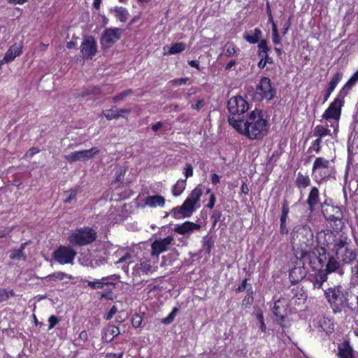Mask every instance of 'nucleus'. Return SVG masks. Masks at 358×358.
<instances>
[{"label":"nucleus","instance_id":"39","mask_svg":"<svg viewBox=\"0 0 358 358\" xmlns=\"http://www.w3.org/2000/svg\"><path fill=\"white\" fill-rule=\"evenodd\" d=\"M186 45L184 43H176L171 45L168 52L170 55L180 53L185 50Z\"/></svg>","mask_w":358,"mask_h":358},{"label":"nucleus","instance_id":"61","mask_svg":"<svg viewBox=\"0 0 358 358\" xmlns=\"http://www.w3.org/2000/svg\"><path fill=\"white\" fill-rule=\"evenodd\" d=\"M291 20H292V17H289L288 18V20L283 24L282 34L284 35L287 34V31L289 30V29L291 26Z\"/></svg>","mask_w":358,"mask_h":358},{"label":"nucleus","instance_id":"20","mask_svg":"<svg viewBox=\"0 0 358 358\" xmlns=\"http://www.w3.org/2000/svg\"><path fill=\"white\" fill-rule=\"evenodd\" d=\"M337 259L334 256H329L325 268L323 269L327 275L332 273H336L340 275L344 274L343 266Z\"/></svg>","mask_w":358,"mask_h":358},{"label":"nucleus","instance_id":"63","mask_svg":"<svg viewBox=\"0 0 358 358\" xmlns=\"http://www.w3.org/2000/svg\"><path fill=\"white\" fill-rule=\"evenodd\" d=\"M247 286V279H244L241 284L236 288V292H241L244 291Z\"/></svg>","mask_w":358,"mask_h":358},{"label":"nucleus","instance_id":"9","mask_svg":"<svg viewBox=\"0 0 358 358\" xmlns=\"http://www.w3.org/2000/svg\"><path fill=\"white\" fill-rule=\"evenodd\" d=\"M276 90L272 86L270 78L262 77L259 85L257 87V92L255 97L259 101L264 99L267 100L273 99L275 96Z\"/></svg>","mask_w":358,"mask_h":358},{"label":"nucleus","instance_id":"41","mask_svg":"<svg viewBox=\"0 0 358 358\" xmlns=\"http://www.w3.org/2000/svg\"><path fill=\"white\" fill-rule=\"evenodd\" d=\"M77 195V189H71L64 192V203H69L73 200L76 199Z\"/></svg>","mask_w":358,"mask_h":358},{"label":"nucleus","instance_id":"3","mask_svg":"<svg viewBox=\"0 0 358 358\" xmlns=\"http://www.w3.org/2000/svg\"><path fill=\"white\" fill-rule=\"evenodd\" d=\"M333 250L337 258L343 264H350L357 260V254L352 248V241L344 234H339L335 239Z\"/></svg>","mask_w":358,"mask_h":358},{"label":"nucleus","instance_id":"2","mask_svg":"<svg viewBox=\"0 0 358 358\" xmlns=\"http://www.w3.org/2000/svg\"><path fill=\"white\" fill-rule=\"evenodd\" d=\"M228 122L238 132L250 139H262L267 133V121L259 110L252 111L246 119H236L229 115Z\"/></svg>","mask_w":358,"mask_h":358},{"label":"nucleus","instance_id":"4","mask_svg":"<svg viewBox=\"0 0 358 358\" xmlns=\"http://www.w3.org/2000/svg\"><path fill=\"white\" fill-rule=\"evenodd\" d=\"M203 194L202 189L199 187H195L185 199L180 207H176L172 210L173 215L175 217H189L195 210V205L199 201Z\"/></svg>","mask_w":358,"mask_h":358},{"label":"nucleus","instance_id":"30","mask_svg":"<svg viewBox=\"0 0 358 358\" xmlns=\"http://www.w3.org/2000/svg\"><path fill=\"white\" fill-rule=\"evenodd\" d=\"M338 355L340 358H355L353 349L348 341H345L343 346L338 348Z\"/></svg>","mask_w":358,"mask_h":358},{"label":"nucleus","instance_id":"55","mask_svg":"<svg viewBox=\"0 0 358 358\" xmlns=\"http://www.w3.org/2000/svg\"><path fill=\"white\" fill-rule=\"evenodd\" d=\"M248 294L245 296L243 299V303H245L246 305H251L253 303V296H252V291L248 290Z\"/></svg>","mask_w":358,"mask_h":358},{"label":"nucleus","instance_id":"37","mask_svg":"<svg viewBox=\"0 0 358 358\" xmlns=\"http://www.w3.org/2000/svg\"><path fill=\"white\" fill-rule=\"evenodd\" d=\"M186 187V179L179 180L176 184L173 187L172 192L175 196L180 195L185 190Z\"/></svg>","mask_w":358,"mask_h":358},{"label":"nucleus","instance_id":"13","mask_svg":"<svg viewBox=\"0 0 358 358\" xmlns=\"http://www.w3.org/2000/svg\"><path fill=\"white\" fill-rule=\"evenodd\" d=\"M227 109L231 115H241L249 109V104L242 96H232L227 103Z\"/></svg>","mask_w":358,"mask_h":358},{"label":"nucleus","instance_id":"22","mask_svg":"<svg viewBox=\"0 0 358 358\" xmlns=\"http://www.w3.org/2000/svg\"><path fill=\"white\" fill-rule=\"evenodd\" d=\"M328 275L323 269H318L314 274L310 275V281L313 284V289H323V284L327 280Z\"/></svg>","mask_w":358,"mask_h":358},{"label":"nucleus","instance_id":"62","mask_svg":"<svg viewBox=\"0 0 358 358\" xmlns=\"http://www.w3.org/2000/svg\"><path fill=\"white\" fill-rule=\"evenodd\" d=\"M131 257V254L129 252H127L124 256L120 257L117 262L116 264H121L123 262H127V260H129Z\"/></svg>","mask_w":358,"mask_h":358},{"label":"nucleus","instance_id":"57","mask_svg":"<svg viewBox=\"0 0 358 358\" xmlns=\"http://www.w3.org/2000/svg\"><path fill=\"white\" fill-rule=\"evenodd\" d=\"M343 78V73L342 72H336L332 78L331 79V82L334 83L338 85V83Z\"/></svg>","mask_w":358,"mask_h":358},{"label":"nucleus","instance_id":"31","mask_svg":"<svg viewBox=\"0 0 358 358\" xmlns=\"http://www.w3.org/2000/svg\"><path fill=\"white\" fill-rule=\"evenodd\" d=\"M111 11L114 13L116 19L120 20L121 22H125L129 15L128 10L125 8L121 6H116L112 9Z\"/></svg>","mask_w":358,"mask_h":358},{"label":"nucleus","instance_id":"64","mask_svg":"<svg viewBox=\"0 0 358 358\" xmlns=\"http://www.w3.org/2000/svg\"><path fill=\"white\" fill-rule=\"evenodd\" d=\"M236 50L235 47L233 45H230L227 47L226 50V55L227 56H232L235 54Z\"/></svg>","mask_w":358,"mask_h":358},{"label":"nucleus","instance_id":"28","mask_svg":"<svg viewBox=\"0 0 358 358\" xmlns=\"http://www.w3.org/2000/svg\"><path fill=\"white\" fill-rule=\"evenodd\" d=\"M311 184V180L308 175H303L302 173L299 172L296 175L295 180V185L299 189H306Z\"/></svg>","mask_w":358,"mask_h":358},{"label":"nucleus","instance_id":"46","mask_svg":"<svg viewBox=\"0 0 358 358\" xmlns=\"http://www.w3.org/2000/svg\"><path fill=\"white\" fill-rule=\"evenodd\" d=\"M178 311V308L175 307L167 317L162 319V322L164 324H171L173 321Z\"/></svg>","mask_w":358,"mask_h":358},{"label":"nucleus","instance_id":"21","mask_svg":"<svg viewBox=\"0 0 358 358\" xmlns=\"http://www.w3.org/2000/svg\"><path fill=\"white\" fill-rule=\"evenodd\" d=\"M345 296L348 306L352 310L355 308L358 310V283L352 284L345 292Z\"/></svg>","mask_w":358,"mask_h":358},{"label":"nucleus","instance_id":"17","mask_svg":"<svg viewBox=\"0 0 358 358\" xmlns=\"http://www.w3.org/2000/svg\"><path fill=\"white\" fill-rule=\"evenodd\" d=\"M97 46L92 36L85 38L80 45V52L85 59H92L96 53Z\"/></svg>","mask_w":358,"mask_h":358},{"label":"nucleus","instance_id":"24","mask_svg":"<svg viewBox=\"0 0 358 358\" xmlns=\"http://www.w3.org/2000/svg\"><path fill=\"white\" fill-rule=\"evenodd\" d=\"M151 271L150 261L145 259H141L140 263H137L133 267L132 275L134 276H141L143 274H148Z\"/></svg>","mask_w":358,"mask_h":358},{"label":"nucleus","instance_id":"51","mask_svg":"<svg viewBox=\"0 0 358 358\" xmlns=\"http://www.w3.org/2000/svg\"><path fill=\"white\" fill-rule=\"evenodd\" d=\"M322 139L317 138L313 143L310 149H313L317 153H319L321 150Z\"/></svg>","mask_w":358,"mask_h":358},{"label":"nucleus","instance_id":"23","mask_svg":"<svg viewBox=\"0 0 358 358\" xmlns=\"http://www.w3.org/2000/svg\"><path fill=\"white\" fill-rule=\"evenodd\" d=\"M308 210L313 213L315 207L320 203V191L317 187H312L306 200Z\"/></svg>","mask_w":358,"mask_h":358},{"label":"nucleus","instance_id":"25","mask_svg":"<svg viewBox=\"0 0 358 358\" xmlns=\"http://www.w3.org/2000/svg\"><path fill=\"white\" fill-rule=\"evenodd\" d=\"M200 228V224L187 221L181 224H176L174 228V231L179 234L184 235L185 234L199 230Z\"/></svg>","mask_w":358,"mask_h":358},{"label":"nucleus","instance_id":"43","mask_svg":"<svg viewBox=\"0 0 358 358\" xmlns=\"http://www.w3.org/2000/svg\"><path fill=\"white\" fill-rule=\"evenodd\" d=\"M132 93H133V90H131V89L124 90L122 92H121L120 94H119L118 95L114 96L113 98V101L114 103H117V102H119L120 101H123V100H124V99L127 96L131 95Z\"/></svg>","mask_w":358,"mask_h":358},{"label":"nucleus","instance_id":"14","mask_svg":"<svg viewBox=\"0 0 358 358\" xmlns=\"http://www.w3.org/2000/svg\"><path fill=\"white\" fill-rule=\"evenodd\" d=\"M121 37V30L119 28L106 29L101 38V45L103 49L112 47Z\"/></svg>","mask_w":358,"mask_h":358},{"label":"nucleus","instance_id":"29","mask_svg":"<svg viewBox=\"0 0 358 358\" xmlns=\"http://www.w3.org/2000/svg\"><path fill=\"white\" fill-rule=\"evenodd\" d=\"M358 81V71H356L348 81L345 84L343 88L340 90L339 94L341 96H346L348 92L351 90L353 86Z\"/></svg>","mask_w":358,"mask_h":358},{"label":"nucleus","instance_id":"11","mask_svg":"<svg viewBox=\"0 0 358 358\" xmlns=\"http://www.w3.org/2000/svg\"><path fill=\"white\" fill-rule=\"evenodd\" d=\"M99 152L100 150L98 148L93 147L89 150L72 152L69 155H65L64 158L69 163L78 161L86 162L93 159Z\"/></svg>","mask_w":358,"mask_h":358},{"label":"nucleus","instance_id":"33","mask_svg":"<svg viewBox=\"0 0 358 358\" xmlns=\"http://www.w3.org/2000/svg\"><path fill=\"white\" fill-rule=\"evenodd\" d=\"M329 125L327 124L326 127L322 125H317L313 131V136L322 139L324 136L331 135V131L328 129Z\"/></svg>","mask_w":358,"mask_h":358},{"label":"nucleus","instance_id":"58","mask_svg":"<svg viewBox=\"0 0 358 358\" xmlns=\"http://www.w3.org/2000/svg\"><path fill=\"white\" fill-rule=\"evenodd\" d=\"M216 202V197L213 193H210L209 203L206 206L207 208L212 209L214 208Z\"/></svg>","mask_w":358,"mask_h":358},{"label":"nucleus","instance_id":"1","mask_svg":"<svg viewBox=\"0 0 358 358\" xmlns=\"http://www.w3.org/2000/svg\"><path fill=\"white\" fill-rule=\"evenodd\" d=\"M291 243L294 257L303 264H308L315 269L316 262L322 261L316 252L313 231L308 224H299L293 228Z\"/></svg>","mask_w":358,"mask_h":358},{"label":"nucleus","instance_id":"5","mask_svg":"<svg viewBox=\"0 0 358 358\" xmlns=\"http://www.w3.org/2000/svg\"><path fill=\"white\" fill-rule=\"evenodd\" d=\"M344 98L345 96H341L338 93V96L331 103L322 116L327 121L333 120L331 122L330 127L334 128L335 134L338 131V121L341 115V108L344 104Z\"/></svg>","mask_w":358,"mask_h":358},{"label":"nucleus","instance_id":"54","mask_svg":"<svg viewBox=\"0 0 358 358\" xmlns=\"http://www.w3.org/2000/svg\"><path fill=\"white\" fill-rule=\"evenodd\" d=\"M257 320L260 324V329L263 332H265L266 330V327L264 321V316L262 313H258L257 315Z\"/></svg>","mask_w":358,"mask_h":358},{"label":"nucleus","instance_id":"44","mask_svg":"<svg viewBox=\"0 0 358 358\" xmlns=\"http://www.w3.org/2000/svg\"><path fill=\"white\" fill-rule=\"evenodd\" d=\"M178 311V308L175 307L167 317L162 319V322L164 324H171L173 321Z\"/></svg>","mask_w":358,"mask_h":358},{"label":"nucleus","instance_id":"50","mask_svg":"<svg viewBox=\"0 0 358 358\" xmlns=\"http://www.w3.org/2000/svg\"><path fill=\"white\" fill-rule=\"evenodd\" d=\"M142 321V317L140 315L136 314L133 317L131 320L132 326L135 328L140 327L141 326Z\"/></svg>","mask_w":358,"mask_h":358},{"label":"nucleus","instance_id":"48","mask_svg":"<svg viewBox=\"0 0 358 358\" xmlns=\"http://www.w3.org/2000/svg\"><path fill=\"white\" fill-rule=\"evenodd\" d=\"M222 217V213L219 210H214L212 215H211V220H213V227L214 228L217 223L220 220V218Z\"/></svg>","mask_w":358,"mask_h":358},{"label":"nucleus","instance_id":"18","mask_svg":"<svg viewBox=\"0 0 358 358\" xmlns=\"http://www.w3.org/2000/svg\"><path fill=\"white\" fill-rule=\"evenodd\" d=\"M329 161L323 157H317L313 166V175L319 171L320 180H326L330 176L325 170L329 168Z\"/></svg>","mask_w":358,"mask_h":358},{"label":"nucleus","instance_id":"56","mask_svg":"<svg viewBox=\"0 0 358 358\" xmlns=\"http://www.w3.org/2000/svg\"><path fill=\"white\" fill-rule=\"evenodd\" d=\"M48 322H49V328L48 329H51L58 324L59 320L56 316L51 315L49 317Z\"/></svg>","mask_w":358,"mask_h":358},{"label":"nucleus","instance_id":"26","mask_svg":"<svg viewBox=\"0 0 358 358\" xmlns=\"http://www.w3.org/2000/svg\"><path fill=\"white\" fill-rule=\"evenodd\" d=\"M120 334V331L117 327L108 325L103 329L101 338L103 342L110 343Z\"/></svg>","mask_w":358,"mask_h":358},{"label":"nucleus","instance_id":"36","mask_svg":"<svg viewBox=\"0 0 358 358\" xmlns=\"http://www.w3.org/2000/svg\"><path fill=\"white\" fill-rule=\"evenodd\" d=\"M214 246V240L211 236H206L203 238L202 249L207 253L210 254L212 248Z\"/></svg>","mask_w":358,"mask_h":358},{"label":"nucleus","instance_id":"38","mask_svg":"<svg viewBox=\"0 0 358 358\" xmlns=\"http://www.w3.org/2000/svg\"><path fill=\"white\" fill-rule=\"evenodd\" d=\"M103 115L105 116V117L108 120H113V119L117 120V119L120 117V115H119L117 113V110H116V107L115 106H114L111 109L103 110Z\"/></svg>","mask_w":358,"mask_h":358},{"label":"nucleus","instance_id":"6","mask_svg":"<svg viewBox=\"0 0 358 358\" xmlns=\"http://www.w3.org/2000/svg\"><path fill=\"white\" fill-rule=\"evenodd\" d=\"M324 293L334 312H341L346 302L345 293L341 286H333L324 290Z\"/></svg>","mask_w":358,"mask_h":358},{"label":"nucleus","instance_id":"8","mask_svg":"<svg viewBox=\"0 0 358 358\" xmlns=\"http://www.w3.org/2000/svg\"><path fill=\"white\" fill-rule=\"evenodd\" d=\"M321 210L326 220L334 222V228L341 229L344 226L343 213L338 206L328 204L327 201L321 203Z\"/></svg>","mask_w":358,"mask_h":358},{"label":"nucleus","instance_id":"10","mask_svg":"<svg viewBox=\"0 0 358 358\" xmlns=\"http://www.w3.org/2000/svg\"><path fill=\"white\" fill-rule=\"evenodd\" d=\"M77 252L71 246L60 245L53 252L54 259L59 264H73Z\"/></svg>","mask_w":358,"mask_h":358},{"label":"nucleus","instance_id":"12","mask_svg":"<svg viewBox=\"0 0 358 358\" xmlns=\"http://www.w3.org/2000/svg\"><path fill=\"white\" fill-rule=\"evenodd\" d=\"M288 307V301L285 298H280L278 299L275 301L273 307L272 311L275 317V321L282 327V329L285 327L282 322L289 314Z\"/></svg>","mask_w":358,"mask_h":358},{"label":"nucleus","instance_id":"49","mask_svg":"<svg viewBox=\"0 0 358 358\" xmlns=\"http://www.w3.org/2000/svg\"><path fill=\"white\" fill-rule=\"evenodd\" d=\"M258 48L260 51L258 52L259 55H262V54L266 53L269 51V48L267 46V43L266 40H262L258 45Z\"/></svg>","mask_w":358,"mask_h":358},{"label":"nucleus","instance_id":"60","mask_svg":"<svg viewBox=\"0 0 358 358\" xmlns=\"http://www.w3.org/2000/svg\"><path fill=\"white\" fill-rule=\"evenodd\" d=\"M39 149H38L37 148H35V147H33V148H31L25 154V156L26 157H32L35 154L39 152Z\"/></svg>","mask_w":358,"mask_h":358},{"label":"nucleus","instance_id":"19","mask_svg":"<svg viewBox=\"0 0 358 358\" xmlns=\"http://www.w3.org/2000/svg\"><path fill=\"white\" fill-rule=\"evenodd\" d=\"M299 266L292 268L289 274V278L292 284H296L302 280L307 274L306 266L301 262L299 261Z\"/></svg>","mask_w":358,"mask_h":358},{"label":"nucleus","instance_id":"32","mask_svg":"<svg viewBox=\"0 0 358 358\" xmlns=\"http://www.w3.org/2000/svg\"><path fill=\"white\" fill-rule=\"evenodd\" d=\"M22 53L21 48L14 45H12L4 56V60L6 62L13 61L16 57L19 56Z\"/></svg>","mask_w":358,"mask_h":358},{"label":"nucleus","instance_id":"40","mask_svg":"<svg viewBox=\"0 0 358 358\" xmlns=\"http://www.w3.org/2000/svg\"><path fill=\"white\" fill-rule=\"evenodd\" d=\"M66 277H68V275L66 273L62 271H59L48 275L45 278L50 281H57L62 280Z\"/></svg>","mask_w":358,"mask_h":358},{"label":"nucleus","instance_id":"27","mask_svg":"<svg viewBox=\"0 0 358 358\" xmlns=\"http://www.w3.org/2000/svg\"><path fill=\"white\" fill-rule=\"evenodd\" d=\"M165 204V199L160 195L148 196L145 199V205L151 208L157 206H164Z\"/></svg>","mask_w":358,"mask_h":358},{"label":"nucleus","instance_id":"42","mask_svg":"<svg viewBox=\"0 0 358 358\" xmlns=\"http://www.w3.org/2000/svg\"><path fill=\"white\" fill-rule=\"evenodd\" d=\"M14 295L15 293L13 290H6V289L0 288V303L8 300Z\"/></svg>","mask_w":358,"mask_h":358},{"label":"nucleus","instance_id":"34","mask_svg":"<svg viewBox=\"0 0 358 358\" xmlns=\"http://www.w3.org/2000/svg\"><path fill=\"white\" fill-rule=\"evenodd\" d=\"M262 36V31L259 28H255L254 30V34L250 35L249 34H244L243 38L250 43L255 44L259 42L260 38Z\"/></svg>","mask_w":358,"mask_h":358},{"label":"nucleus","instance_id":"7","mask_svg":"<svg viewBox=\"0 0 358 358\" xmlns=\"http://www.w3.org/2000/svg\"><path fill=\"white\" fill-rule=\"evenodd\" d=\"M95 231L90 227L77 229L69 238L70 243L74 245H86L96 240Z\"/></svg>","mask_w":358,"mask_h":358},{"label":"nucleus","instance_id":"15","mask_svg":"<svg viewBox=\"0 0 358 358\" xmlns=\"http://www.w3.org/2000/svg\"><path fill=\"white\" fill-rule=\"evenodd\" d=\"M173 242L174 238L171 236L155 240L151 244V256L158 258L160 254L168 250L169 246L173 245Z\"/></svg>","mask_w":358,"mask_h":358},{"label":"nucleus","instance_id":"16","mask_svg":"<svg viewBox=\"0 0 358 358\" xmlns=\"http://www.w3.org/2000/svg\"><path fill=\"white\" fill-rule=\"evenodd\" d=\"M338 236H335L334 235V233L331 230H321L318 231L316 234V240L317 243L315 245H317V250L316 252L318 251V247L320 248V250H322L324 252V248L329 247V245L331 243V242H334V245L335 244V239Z\"/></svg>","mask_w":358,"mask_h":358},{"label":"nucleus","instance_id":"45","mask_svg":"<svg viewBox=\"0 0 358 358\" xmlns=\"http://www.w3.org/2000/svg\"><path fill=\"white\" fill-rule=\"evenodd\" d=\"M178 311V308L175 307L167 317L162 319V322L164 324H171L173 321Z\"/></svg>","mask_w":358,"mask_h":358},{"label":"nucleus","instance_id":"47","mask_svg":"<svg viewBox=\"0 0 358 358\" xmlns=\"http://www.w3.org/2000/svg\"><path fill=\"white\" fill-rule=\"evenodd\" d=\"M87 285L92 289H101L105 285L108 283L102 282L101 280H96V281L87 280Z\"/></svg>","mask_w":358,"mask_h":358},{"label":"nucleus","instance_id":"59","mask_svg":"<svg viewBox=\"0 0 358 358\" xmlns=\"http://www.w3.org/2000/svg\"><path fill=\"white\" fill-rule=\"evenodd\" d=\"M117 113L120 115L122 117H127V115L130 113V110L127 108H120L118 109L116 108Z\"/></svg>","mask_w":358,"mask_h":358},{"label":"nucleus","instance_id":"53","mask_svg":"<svg viewBox=\"0 0 358 358\" xmlns=\"http://www.w3.org/2000/svg\"><path fill=\"white\" fill-rule=\"evenodd\" d=\"M101 93L100 88L98 87H92L85 90L83 95L87 94H99Z\"/></svg>","mask_w":358,"mask_h":358},{"label":"nucleus","instance_id":"35","mask_svg":"<svg viewBox=\"0 0 358 358\" xmlns=\"http://www.w3.org/2000/svg\"><path fill=\"white\" fill-rule=\"evenodd\" d=\"M26 245L27 243H22L18 249L12 250L10 254V258L12 259L24 260L26 255L24 254V250Z\"/></svg>","mask_w":358,"mask_h":358},{"label":"nucleus","instance_id":"52","mask_svg":"<svg viewBox=\"0 0 358 358\" xmlns=\"http://www.w3.org/2000/svg\"><path fill=\"white\" fill-rule=\"evenodd\" d=\"M183 173L186 178L193 175V167L190 164H186L185 165Z\"/></svg>","mask_w":358,"mask_h":358}]
</instances>
